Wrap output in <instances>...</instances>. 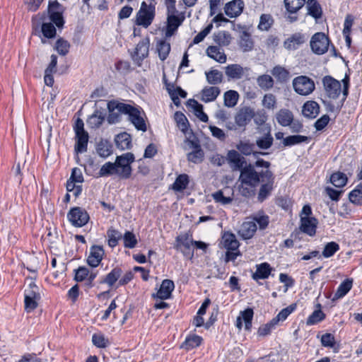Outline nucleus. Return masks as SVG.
Returning <instances> with one entry per match:
<instances>
[{
  "instance_id": "obj_1",
  "label": "nucleus",
  "mask_w": 362,
  "mask_h": 362,
  "mask_svg": "<svg viewBox=\"0 0 362 362\" xmlns=\"http://www.w3.org/2000/svg\"><path fill=\"white\" fill-rule=\"evenodd\" d=\"M322 83L326 94L329 98V100L324 101L325 105L327 106V110L332 112L339 111L349 93V76H346L342 80L344 85L343 95L342 98L338 100L337 98L341 92L340 82L332 76H326L323 78Z\"/></svg>"
},
{
  "instance_id": "obj_2",
  "label": "nucleus",
  "mask_w": 362,
  "mask_h": 362,
  "mask_svg": "<svg viewBox=\"0 0 362 362\" xmlns=\"http://www.w3.org/2000/svg\"><path fill=\"white\" fill-rule=\"evenodd\" d=\"M95 107L93 113H102L98 110V107L100 109L107 107L110 113H114L115 111H117V113H141L143 112L142 108L138 105L124 103L118 100H112L109 102L104 100H98L95 103Z\"/></svg>"
},
{
  "instance_id": "obj_3",
  "label": "nucleus",
  "mask_w": 362,
  "mask_h": 362,
  "mask_svg": "<svg viewBox=\"0 0 362 362\" xmlns=\"http://www.w3.org/2000/svg\"><path fill=\"white\" fill-rule=\"evenodd\" d=\"M264 173H265V170L257 172L255 170L254 165L249 164L245 166L240 171L238 180L242 185L255 188L261 182L262 180L264 178L263 177Z\"/></svg>"
},
{
  "instance_id": "obj_4",
  "label": "nucleus",
  "mask_w": 362,
  "mask_h": 362,
  "mask_svg": "<svg viewBox=\"0 0 362 362\" xmlns=\"http://www.w3.org/2000/svg\"><path fill=\"white\" fill-rule=\"evenodd\" d=\"M134 160V155L130 152L116 157L115 164L119 170L118 176L121 179H129L131 177L132 173L131 164Z\"/></svg>"
},
{
  "instance_id": "obj_5",
  "label": "nucleus",
  "mask_w": 362,
  "mask_h": 362,
  "mask_svg": "<svg viewBox=\"0 0 362 362\" xmlns=\"http://www.w3.org/2000/svg\"><path fill=\"white\" fill-rule=\"evenodd\" d=\"M262 180V185L257 194V201L260 203L264 202L272 194L274 188L275 176L270 170H265Z\"/></svg>"
},
{
  "instance_id": "obj_6",
  "label": "nucleus",
  "mask_w": 362,
  "mask_h": 362,
  "mask_svg": "<svg viewBox=\"0 0 362 362\" xmlns=\"http://www.w3.org/2000/svg\"><path fill=\"white\" fill-rule=\"evenodd\" d=\"M292 86L296 93L305 96L311 94L315 88L314 81L307 76H299L294 78Z\"/></svg>"
},
{
  "instance_id": "obj_7",
  "label": "nucleus",
  "mask_w": 362,
  "mask_h": 362,
  "mask_svg": "<svg viewBox=\"0 0 362 362\" xmlns=\"http://www.w3.org/2000/svg\"><path fill=\"white\" fill-rule=\"evenodd\" d=\"M67 219L73 226L81 228L88 223L90 216L85 209L74 206L67 213Z\"/></svg>"
},
{
  "instance_id": "obj_8",
  "label": "nucleus",
  "mask_w": 362,
  "mask_h": 362,
  "mask_svg": "<svg viewBox=\"0 0 362 362\" xmlns=\"http://www.w3.org/2000/svg\"><path fill=\"white\" fill-rule=\"evenodd\" d=\"M262 118V124L258 127L262 136L258 137L256 140V145L262 150L269 149L273 144L274 139L271 134V127L269 124H264L266 119L265 115H259Z\"/></svg>"
},
{
  "instance_id": "obj_9",
  "label": "nucleus",
  "mask_w": 362,
  "mask_h": 362,
  "mask_svg": "<svg viewBox=\"0 0 362 362\" xmlns=\"http://www.w3.org/2000/svg\"><path fill=\"white\" fill-rule=\"evenodd\" d=\"M330 40L324 33H316L311 37L310 45L312 51L316 54H323L327 52Z\"/></svg>"
},
{
  "instance_id": "obj_10",
  "label": "nucleus",
  "mask_w": 362,
  "mask_h": 362,
  "mask_svg": "<svg viewBox=\"0 0 362 362\" xmlns=\"http://www.w3.org/2000/svg\"><path fill=\"white\" fill-rule=\"evenodd\" d=\"M154 7L142 2L141 8L136 15V23L138 25L145 28L148 27L154 18Z\"/></svg>"
},
{
  "instance_id": "obj_11",
  "label": "nucleus",
  "mask_w": 362,
  "mask_h": 362,
  "mask_svg": "<svg viewBox=\"0 0 362 362\" xmlns=\"http://www.w3.org/2000/svg\"><path fill=\"white\" fill-rule=\"evenodd\" d=\"M191 235L188 233L178 235L176 239L175 248L180 250L185 257L192 259L194 257V251L192 250L194 240L190 238Z\"/></svg>"
},
{
  "instance_id": "obj_12",
  "label": "nucleus",
  "mask_w": 362,
  "mask_h": 362,
  "mask_svg": "<svg viewBox=\"0 0 362 362\" xmlns=\"http://www.w3.org/2000/svg\"><path fill=\"white\" fill-rule=\"evenodd\" d=\"M63 12V6L57 0L49 3L48 14L49 20L58 28H62L64 23L62 16Z\"/></svg>"
},
{
  "instance_id": "obj_13",
  "label": "nucleus",
  "mask_w": 362,
  "mask_h": 362,
  "mask_svg": "<svg viewBox=\"0 0 362 362\" xmlns=\"http://www.w3.org/2000/svg\"><path fill=\"white\" fill-rule=\"evenodd\" d=\"M105 255V250L102 245H93L90 247L89 255L87 257V264L91 267H97Z\"/></svg>"
},
{
  "instance_id": "obj_14",
  "label": "nucleus",
  "mask_w": 362,
  "mask_h": 362,
  "mask_svg": "<svg viewBox=\"0 0 362 362\" xmlns=\"http://www.w3.org/2000/svg\"><path fill=\"white\" fill-rule=\"evenodd\" d=\"M318 221L315 217H301L300 220V230L306 235L313 237L316 234Z\"/></svg>"
},
{
  "instance_id": "obj_15",
  "label": "nucleus",
  "mask_w": 362,
  "mask_h": 362,
  "mask_svg": "<svg viewBox=\"0 0 362 362\" xmlns=\"http://www.w3.org/2000/svg\"><path fill=\"white\" fill-rule=\"evenodd\" d=\"M150 40L146 37L141 40L135 48L133 59L139 64L148 57L149 52Z\"/></svg>"
},
{
  "instance_id": "obj_16",
  "label": "nucleus",
  "mask_w": 362,
  "mask_h": 362,
  "mask_svg": "<svg viewBox=\"0 0 362 362\" xmlns=\"http://www.w3.org/2000/svg\"><path fill=\"white\" fill-rule=\"evenodd\" d=\"M175 289V284L170 279H164L156 294H153V298L160 300H167L170 298L172 292Z\"/></svg>"
},
{
  "instance_id": "obj_17",
  "label": "nucleus",
  "mask_w": 362,
  "mask_h": 362,
  "mask_svg": "<svg viewBox=\"0 0 362 362\" xmlns=\"http://www.w3.org/2000/svg\"><path fill=\"white\" fill-rule=\"evenodd\" d=\"M226 160L233 171H241L244 168L243 165L245 163V158L235 150L228 151Z\"/></svg>"
},
{
  "instance_id": "obj_18",
  "label": "nucleus",
  "mask_w": 362,
  "mask_h": 362,
  "mask_svg": "<svg viewBox=\"0 0 362 362\" xmlns=\"http://www.w3.org/2000/svg\"><path fill=\"white\" fill-rule=\"evenodd\" d=\"M249 70V68H243L240 64H233L225 68V73L229 79L238 80L242 78Z\"/></svg>"
},
{
  "instance_id": "obj_19",
  "label": "nucleus",
  "mask_w": 362,
  "mask_h": 362,
  "mask_svg": "<svg viewBox=\"0 0 362 362\" xmlns=\"http://www.w3.org/2000/svg\"><path fill=\"white\" fill-rule=\"evenodd\" d=\"M305 35L300 33H296L288 37L284 42V46L286 49L294 50L298 49L305 42Z\"/></svg>"
},
{
  "instance_id": "obj_20",
  "label": "nucleus",
  "mask_w": 362,
  "mask_h": 362,
  "mask_svg": "<svg viewBox=\"0 0 362 362\" xmlns=\"http://www.w3.org/2000/svg\"><path fill=\"white\" fill-rule=\"evenodd\" d=\"M244 8L242 0H233L227 3L224 7L226 14L230 18L237 17L241 14Z\"/></svg>"
},
{
  "instance_id": "obj_21",
  "label": "nucleus",
  "mask_w": 362,
  "mask_h": 362,
  "mask_svg": "<svg viewBox=\"0 0 362 362\" xmlns=\"http://www.w3.org/2000/svg\"><path fill=\"white\" fill-rule=\"evenodd\" d=\"M184 18H180L176 14L168 15V25L165 33V37H170L174 35L178 27L182 24Z\"/></svg>"
},
{
  "instance_id": "obj_22",
  "label": "nucleus",
  "mask_w": 362,
  "mask_h": 362,
  "mask_svg": "<svg viewBox=\"0 0 362 362\" xmlns=\"http://www.w3.org/2000/svg\"><path fill=\"white\" fill-rule=\"evenodd\" d=\"M132 136L127 132H122L115 137L116 147L120 151L129 150L132 147Z\"/></svg>"
},
{
  "instance_id": "obj_23",
  "label": "nucleus",
  "mask_w": 362,
  "mask_h": 362,
  "mask_svg": "<svg viewBox=\"0 0 362 362\" xmlns=\"http://www.w3.org/2000/svg\"><path fill=\"white\" fill-rule=\"evenodd\" d=\"M95 150L100 157L106 158L112 154L113 146L107 139H101L96 144Z\"/></svg>"
},
{
  "instance_id": "obj_24",
  "label": "nucleus",
  "mask_w": 362,
  "mask_h": 362,
  "mask_svg": "<svg viewBox=\"0 0 362 362\" xmlns=\"http://www.w3.org/2000/svg\"><path fill=\"white\" fill-rule=\"evenodd\" d=\"M272 271V268L267 262H263L257 264L256 271L252 274V278L255 281H258L259 279H266L269 276Z\"/></svg>"
},
{
  "instance_id": "obj_25",
  "label": "nucleus",
  "mask_w": 362,
  "mask_h": 362,
  "mask_svg": "<svg viewBox=\"0 0 362 362\" xmlns=\"http://www.w3.org/2000/svg\"><path fill=\"white\" fill-rule=\"evenodd\" d=\"M122 274V270L119 267H114L100 281V284H106L110 287H112L115 283L119 280Z\"/></svg>"
},
{
  "instance_id": "obj_26",
  "label": "nucleus",
  "mask_w": 362,
  "mask_h": 362,
  "mask_svg": "<svg viewBox=\"0 0 362 362\" xmlns=\"http://www.w3.org/2000/svg\"><path fill=\"white\" fill-rule=\"evenodd\" d=\"M88 139V132L76 134L74 151L76 153H83L87 151Z\"/></svg>"
},
{
  "instance_id": "obj_27",
  "label": "nucleus",
  "mask_w": 362,
  "mask_h": 362,
  "mask_svg": "<svg viewBox=\"0 0 362 362\" xmlns=\"http://www.w3.org/2000/svg\"><path fill=\"white\" fill-rule=\"evenodd\" d=\"M257 230V225L254 221L244 222L239 230V235L243 239L247 240L253 237Z\"/></svg>"
},
{
  "instance_id": "obj_28",
  "label": "nucleus",
  "mask_w": 362,
  "mask_h": 362,
  "mask_svg": "<svg viewBox=\"0 0 362 362\" xmlns=\"http://www.w3.org/2000/svg\"><path fill=\"white\" fill-rule=\"evenodd\" d=\"M311 141V137L303 135H291L284 139L282 144L284 147H290L301 143L308 144Z\"/></svg>"
},
{
  "instance_id": "obj_29",
  "label": "nucleus",
  "mask_w": 362,
  "mask_h": 362,
  "mask_svg": "<svg viewBox=\"0 0 362 362\" xmlns=\"http://www.w3.org/2000/svg\"><path fill=\"white\" fill-rule=\"evenodd\" d=\"M353 286L352 279H346L343 281L338 286L333 298V300L339 299L345 296L349 291L351 289Z\"/></svg>"
},
{
  "instance_id": "obj_30",
  "label": "nucleus",
  "mask_w": 362,
  "mask_h": 362,
  "mask_svg": "<svg viewBox=\"0 0 362 362\" xmlns=\"http://www.w3.org/2000/svg\"><path fill=\"white\" fill-rule=\"evenodd\" d=\"M194 150L187 154V160L194 163H200L204 159V151L199 144L192 142Z\"/></svg>"
},
{
  "instance_id": "obj_31",
  "label": "nucleus",
  "mask_w": 362,
  "mask_h": 362,
  "mask_svg": "<svg viewBox=\"0 0 362 362\" xmlns=\"http://www.w3.org/2000/svg\"><path fill=\"white\" fill-rule=\"evenodd\" d=\"M220 92L219 88L216 86L206 87L202 91V100L204 102L213 101L218 97Z\"/></svg>"
},
{
  "instance_id": "obj_32",
  "label": "nucleus",
  "mask_w": 362,
  "mask_h": 362,
  "mask_svg": "<svg viewBox=\"0 0 362 362\" xmlns=\"http://www.w3.org/2000/svg\"><path fill=\"white\" fill-rule=\"evenodd\" d=\"M207 55L219 63L226 62V55L216 46H209L206 49Z\"/></svg>"
},
{
  "instance_id": "obj_33",
  "label": "nucleus",
  "mask_w": 362,
  "mask_h": 362,
  "mask_svg": "<svg viewBox=\"0 0 362 362\" xmlns=\"http://www.w3.org/2000/svg\"><path fill=\"white\" fill-rule=\"evenodd\" d=\"M224 247L227 250H237L240 246L239 242L233 233H226L223 236Z\"/></svg>"
},
{
  "instance_id": "obj_34",
  "label": "nucleus",
  "mask_w": 362,
  "mask_h": 362,
  "mask_svg": "<svg viewBox=\"0 0 362 362\" xmlns=\"http://www.w3.org/2000/svg\"><path fill=\"white\" fill-rule=\"evenodd\" d=\"M118 169L115 163L107 162L103 165L98 172V177H108L112 175H118Z\"/></svg>"
},
{
  "instance_id": "obj_35",
  "label": "nucleus",
  "mask_w": 362,
  "mask_h": 362,
  "mask_svg": "<svg viewBox=\"0 0 362 362\" xmlns=\"http://www.w3.org/2000/svg\"><path fill=\"white\" fill-rule=\"evenodd\" d=\"M257 83L264 90L272 89L274 84L273 78L268 74H262L257 77Z\"/></svg>"
},
{
  "instance_id": "obj_36",
  "label": "nucleus",
  "mask_w": 362,
  "mask_h": 362,
  "mask_svg": "<svg viewBox=\"0 0 362 362\" xmlns=\"http://www.w3.org/2000/svg\"><path fill=\"white\" fill-rule=\"evenodd\" d=\"M202 341L203 339L202 337L197 334H193L192 336L187 337L185 339V341L182 344V347L187 350H191L200 346Z\"/></svg>"
},
{
  "instance_id": "obj_37",
  "label": "nucleus",
  "mask_w": 362,
  "mask_h": 362,
  "mask_svg": "<svg viewBox=\"0 0 362 362\" xmlns=\"http://www.w3.org/2000/svg\"><path fill=\"white\" fill-rule=\"evenodd\" d=\"M189 182V176L187 174H180L173 184V189L176 192H182L187 188Z\"/></svg>"
},
{
  "instance_id": "obj_38",
  "label": "nucleus",
  "mask_w": 362,
  "mask_h": 362,
  "mask_svg": "<svg viewBox=\"0 0 362 362\" xmlns=\"http://www.w3.org/2000/svg\"><path fill=\"white\" fill-rule=\"evenodd\" d=\"M272 74L279 82H286L288 80L290 76L289 71L284 67L281 66H275L271 71Z\"/></svg>"
},
{
  "instance_id": "obj_39",
  "label": "nucleus",
  "mask_w": 362,
  "mask_h": 362,
  "mask_svg": "<svg viewBox=\"0 0 362 362\" xmlns=\"http://www.w3.org/2000/svg\"><path fill=\"white\" fill-rule=\"evenodd\" d=\"M240 46L243 52H249L252 49L254 43L248 32L243 31L241 33Z\"/></svg>"
},
{
  "instance_id": "obj_40",
  "label": "nucleus",
  "mask_w": 362,
  "mask_h": 362,
  "mask_svg": "<svg viewBox=\"0 0 362 362\" xmlns=\"http://www.w3.org/2000/svg\"><path fill=\"white\" fill-rule=\"evenodd\" d=\"M156 49L158 53L160 59L161 61H164L166 59L170 52V45L165 40H160L157 42Z\"/></svg>"
},
{
  "instance_id": "obj_41",
  "label": "nucleus",
  "mask_w": 362,
  "mask_h": 362,
  "mask_svg": "<svg viewBox=\"0 0 362 362\" xmlns=\"http://www.w3.org/2000/svg\"><path fill=\"white\" fill-rule=\"evenodd\" d=\"M296 309V304L292 303L288 307L282 309L277 315L272 318V320L275 323L276 325L279 324V322L284 321L289 315H291L295 310Z\"/></svg>"
},
{
  "instance_id": "obj_42",
  "label": "nucleus",
  "mask_w": 362,
  "mask_h": 362,
  "mask_svg": "<svg viewBox=\"0 0 362 362\" xmlns=\"http://www.w3.org/2000/svg\"><path fill=\"white\" fill-rule=\"evenodd\" d=\"M354 23V18L352 16L347 15L344 24L343 35L345 37L346 46L350 48L351 45V38L350 37V32L351 26Z\"/></svg>"
},
{
  "instance_id": "obj_43",
  "label": "nucleus",
  "mask_w": 362,
  "mask_h": 362,
  "mask_svg": "<svg viewBox=\"0 0 362 362\" xmlns=\"http://www.w3.org/2000/svg\"><path fill=\"white\" fill-rule=\"evenodd\" d=\"M308 14L315 18H320L322 16V8L316 0H308L306 4Z\"/></svg>"
},
{
  "instance_id": "obj_44",
  "label": "nucleus",
  "mask_w": 362,
  "mask_h": 362,
  "mask_svg": "<svg viewBox=\"0 0 362 362\" xmlns=\"http://www.w3.org/2000/svg\"><path fill=\"white\" fill-rule=\"evenodd\" d=\"M318 309L314 310L308 317L307 325H313L322 321L325 318V314L321 310V305L317 304Z\"/></svg>"
},
{
  "instance_id": "obj_45",
  "label": "nucleus",
  "mask_w": 362,
  "mask_h": 362,
  "mask_svg": "<svg viewBox=\"0 0 362 362\" xmlns=\"http://www.w3.org/2000/svg\"><path fill=\"white\" fill-rule=\"evenodd\" d=\"M330 182L336 187H342L345 186L347 182V177L341 172H335L332 174Z\"/></svg>"
},
{
  "instance_id": "obj_46",
  "label": "nucleus",
  "mask_w": 362,
  "mask_h": 362,
  "mask_svg": "<svg viewBox=\"0 0 362 362\" xmlns=\"http://www.w3.org/2000/svg\"><path fill=\"white\" fill-rule=\"evenodd\" d=\"M206 81L212 85L219 84L223 81V74L217 69H212L206 72Z\"/></svg>"
},
{
  "instance_id": "obj_47",
  "label": "nucleus",
  "mask_w": 362,
  "mask_h": 362,
  "mask_svg": "<svg viewBox=\"0 0 362 362\" xmlns=\"http://www.w3.org/2000/svg\"><path fill=\"white\" fill-rule=\"evenodd\" d=\"M254 312L250 308L241 311L238 317H241L242 320L245 322V329L250 332L252 328V321L253 319Z\"/></svg>"
},
{
  "instance_id": "obj_48",
  "label": "nucleus",
  "mask_w": 362,
  "mask_h": 362,
  "mask_svg": "<svg viewBox=\"0 0 362 362\" xmlns=\"http://www.w3.org/2000/svg\"><path fill=\"white\" fill-rule=\"evenodd\" d=\"M214 42L220 46H227L231 40L230 35L226 31H219L214 34Z\"/></svg>"
},
{
  "instance_id": "obj_49",
  "label": "nucleus",
  "mask_w": 362,
  "mask_h": 362,
  "mask_svg": "<svg viewBox=\"0 0 362 362\" xmlns=\"http://www.w3.org/2000/svg\"><path fill=\"white\" fill-rule=\"evenodd\" d=\"M262 104L268 111H274L277 107L276 96L272 93L265 94L263 97Z\"/></svg>"
},
{
  "instance_id": "obj_50",
  "label": "nucleus",
  "mask_w": 362,
  "mask_h": 362,
  "mask_svg": "<svg viewBox=\"0 0 362 362\" xmlns=\"http://www.w3.org/2000/svg\"><path fill=\"white\" fill-rule=\"evenodd\" d=\"M175 120L177 122V126L179 129L185 135L189 134V123L185 115H174Z\"/></svg>"
},
{
  "instance_id": "obj_51",
  "label": "nucleus",
  "mask_w": 362,
  "mask_h": 362,
  "mask_svg": "<svg viewBox=\"0 0 362 362\" xmlns=\"http://www.w3.org/2000/svg\"><path fill=\"white\" fill-rule=\"evenodd\" d=\"M107 235L108 237V245L112 248L117 245L119 240L122 237L119 231L112 228L107 230Z\"/></svg>"
},
{
  "instance_id": "obj_52",
  "label": "nucleus",
  "mask_w": 362,
  "mask_h": 362,
  "mask_svg": "<svg viewBox=\"0 0 362 362\" xmlns=\"http://www.w3.org/2000/svg\"><path fill=\"white\" fill-rule=\"evenodd\" d=\"M129 120L134 124L137 130L146 132V124L144 119L141 115H128Z\"/></svg>"
},
{
  "instance_id": "obj_53",
  "label": "nucleus",
  "mask_w": 362,
  "mask_h": 362,
  "mask_svg": "<svg viewBox=\"0 0 362 362\" xmlns=\"http://www.w3.org/2000/svg\"><path fill=\"white\" fill-rule=\"evenodd\" d=\"M351 202L357 204H362V183L358 184L354 189L349 194Z\"/></svg>"
},
{
  "instance_id": "obj_54",
  "label": "nucleus",
  "mask_w": 362,
  "mask_h": 362,
  "mask_svg": "<svg viewBox=\"0 0 362 362\" xmlns=\"http://www.w3.org/2000/svg\"><path fill=\"white\" fill-rule=\"evenodd\" d=\"M286 10L290 13H296L305 4V0H284Z\"/></svg>"
},
{
  "instance_id": "obj_55",
  "label": "nucleus",
  "mask_w": 362,
  "mask_h": 362,
  "mask_svg": "<svg viewBox=\"0 0 362 362\" xmlns=\"http://www.w3.org/2000/svg\"><path fill=\"white\" fill-rule=\"evenodd\" d=\"M239 95L235 90H228L224 93V104L226 106L234 107L238 102Z\"/></svg>"
},
{
  "instance_id": "obj_56",
  "label": "nucleus",
  "mask_w": 362,
  "mask_h": 362,
  "mask_svg": "<svg viewBox=\"0 0 362 362\" xmlns=\"http://www.w3.org/2000/svg\"><path fill=\"white\" fill-rule=\"evenodd\" d=\"M274 20L270 14H262L259 18L258 28L260 30H268L273 24Z\"/></svg>"
},
{
  "instance_id": "obj_57",
  "label": "nucleus",
  "mask_w": 362,
  "mask_h": 362,
  "mask_svg": "<svg viewBox=\"0 0 362 362\" xmlns=\"http://www.w3.org/2000/svg\"><path fill=\"white\" fill-rule=\"evenodd\" d=\"M339 250V244L332 241L325 245L322 254L324 257L329 258L332 257Z\"/></svg>"
},
{
  "instance_id": "obj_58",
  "label": "nucleus",
  "mask_w": 362,
  "mask_h": 362,
  "mask_svg": "<svg viewBox=\"0 0 362 362\" xmlns=\"http://www.w3.org/2000/svg\"><path fill=\"white\" fill-rule=\"evenodd\" d=\"M124 246L126 248H134L137 244V239L135 235L129 230H127L123 235Z\"/></svg>"
},
{
  "instance_id": "obj_59",
  "label": "nucleus",
  "mask_w": 362,
  "mask_h": 362,
  "mask_svg": "<svg viewBox=\"0 0 362 362\" xmlns=\"http://www.w3.org/2000/svg\"><path fill=\"white\" fill-rule=\"evenodd\" d=\"M70 48V44L68 41L59 38L57 40L55 44V49L57 52L62 56L68 54Z\"/></svg>"
},
{
  "instance_id": "obj_60",
  "label": "nucleus",
  "mask_w": 362,
  "mask_h": 362,
  "mask_svg": "<svg viewBox=\"0 0 362 362\" xmlns=\"http://www.w3.org/2000/svg\"><path fill=\"white\" fill-rule=\"evenodd\" d=\"M320 105L314 100H308L303 105L302 113H319Z\"/></svg>"
},
{
  "instance_id": "obj_61",
  "label": "nucleus",
  "mask_w": 362,
  "mask_h": 362,
  "mask_svg": "<svg viewBox=\"0 0 362 362\" xmlns=\"http://www.w3.org/2000/svg\"><path fill=\"white\" fill-rule=\"evenodd\" d=\"M42 33L45 37L52 38L56 35V28L51 22H44L42 25Z\"/></svg>"
},
{
  "instance_id": "obj_62",
  "label": "nucleus",
  "mask_w": 362,
  "mask_h": 362,
  "mask_svg": "<svg viewBox=\"0 0 362 362\" xmlns=\"http://www.w3.org/2000/svg\"><path fill=\"white\" fill-rule=\"evenodd\" d=\"M237 148L241 153L245 156H250L253 153L255 144L247 141H240L237 145Z\"/></svg>"
},
{
  "instance_id": "obj_63",
  "label": "nucleus",
  "mask_w": 362,
  "mask_h": 362,
  "mask_svg": "<svg viewBox=\"0 0 362 362\" xmlns=\"http://www.w3.org/2000/svg\"><path fill=\"white\" fill-rule=\"evenodd\" d=\"M38 290V287L34 283H31L29 285V288L25 290L24 296L26 298L40 299V295Z\"/></svg>"
},
{
  "instance_id": "obj_64",
  "label": "nucleus",
  "mask_w": 362,
  "mask_h": 362,
  "mask_svg": "<svg viewBox=\"0 0 362 362\" xmlns=\"http://www.w3.org/2000/svg\"><path fill=\"white\" fill-rule=\"evenodd\" d=\"M212 197L216 202L221 203L223 205L230 204L233 202V198L225 197L221 190H218L212 194Z\"/></svg>"
}]
</instances>
